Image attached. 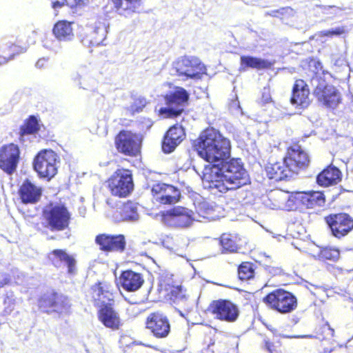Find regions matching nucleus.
I'll use <instances>...</instances> for the list:
<instances>
[{"mask_svg":"<svg viewBox=\"0 0 353 353\" xmlns=\"http://www.w3.org/2000/svg\"><path fill=\"white\" fill-rule=\"evenodd\" d=\"M265 205L272 210H279L283 208V205L280 202L272 203L271 199H269L265 202Z\"/></svg>","mask_w":353,"mask_h":353,"instance_id":"obj_49","label":"nucleus"},{"mask_svg":"<svg viewBox=\"0 0 353 353\" xmlns=\"http://www.w3.org/2000/svg\"><path fill=\"white\" fill-rule=\"evenodd\" d=\"M163 99L167 106L180 108L189 100V94L183 88L176 87L173 92L166 94Z\"/></svg>","mask_w":353,"mask_h":353,"instance_id":"obj_27","label":"nucleus"},{"mask_svg":"<svg viewBox=\"0 0 353 353\" xmlns=\"http://www.w3.org/2000/svg\"><path fill=\"white\" fill-rule=\"evenodd\" d=\"M88 296L93 305L99 308L106 303L115 302L113 285L105 281H98L91 285Z\"/></svg>","mask_w":353,"mask_h":353,"instance_id":"obj_11","label":"nucleus"},{"mask_svg":"<svg viewBox=\"0 0 353 353\" xmlns=\"http://www.w3.org/2000/svg\"><path fill=\"white\" fill-rule=\"evenodd\" d=\"M162 287L166 292L168 299L174 303H179L188 299L186 289L181 285H174L165 282L162 284Z\"/></svg>","mask_w":353,"mask_h":353,"instance_id":"obj_29","label":"nucleus"},{"mask_svg":"<svg viewBox=\"0 0 353 353\" xmlns=\"http://www.w3.org/2000/svg\"><path fill=\"white\" fill-rule=\"evenodd\" d=\"M142 136L130 130H121L114 137L117 151L126 157H137L141 155Z\"/></svg>","mask_w":353,"mask_h":353,"instance_id":"obj_5","label":"nucleus"},{"mask_svg":"<svg viewBox=\"0 0 353 353\" xmlns=\"http://www.w3.org/2000/svg\"><path fill=\"white\" fill-rule=\"evenodd\" d=\"M230 141L227 138L222 137V152H223V154L227 153L226 156L223 157L224 160L228 159L230 157Z\"/></svg>","mask_w":353,"mask_h":353,"instance_id":"obj_46","label":"nucleus"},{"mask_svg":"<svg viewBox=\"0 0 353 353\" xmlns=\"http://www.w3.org/2000/svg\"><path fill=\"white\" fill-rule=\"evenodd\" d=\"M43 225L50 232H61L70 227L72 214L65 204L50 202L42 210Z\"/></svg>","mask_w":353,"mask_h":353,"instance_id":"obj_2","label":"nucleus"},{"mask_svg":"<svg viewBox=\"0 0 353 353\" xmlns=\"http://www.w3.org/2000/svg\"><path fill=\"white\" fill-rule=\"evenodd\" d=\"M65 5L74 11L85 7L88 0H64Z\"/></svg>","mask_w":353,"mask_h":353,"instance_id":"obj_44","label":"nucleus"},{"mask_svg":"<svg viewBox=\"0 0 353 353\" xmlns=\"http://www.w3.org/2000/svg\"><path fill=\"white\" fill-rule=\"evenodd\" d=\"M238 274L241 280H249L254 277L253 264L248 262L241 263L238 268Z\"/></svg>","mask_w":353,"mask_h":353,"instance_id":"obj_40","label":"nucleus"},{"mask_svg":"<svg viewBox=\"0 0 353 353\" xmlns=\"http://www.w3.org/2000/svg\"><path fill=\"white\" fill-rule=\"evenodd\" d=\"M345 32V29L344 27H336L334 28H332L330 30L321 31L319 33L320 36L322 37H333V36H339L344 34Z\"/></svg>","mask_w":353,"mask_h":353,"instance_id":"obj_45","label":"nucleus"},{"mask_svg":"<svg viewBox=\"0 0 353 353\" xmlns=\"http://www.w3.org/2000/svg\"><path fill=\"white\" fill-rule=\"evenodd\" d=\"M272 101L271 94L269 88H264L262 92L260 103L265 105Z\"/></svg>","mask_w":353,"mask_h":353,"instance_id":"obj_47","label":"nucleus"},{"mask_svg":"<svg viewBox=\"0 0 353 353\" xmlns=\"http://www.w3.org/2000/svg\"><path fill=\"white\" fill-rule=\"evenodd\" d=\"M273 344L268 341H265V347L270 352L272 353Z\"/></svg>","mask_w":353,"mask_h":353,"instance_id":"obj_53","label":"nucleus"},{"mask_svg":"<svg viewBox=\"0 0 353 353\" xmlns=\"http://www.w3.org/2000/svg\"><path fill=\"white\" fill-rule=\"evenodd\" d=\"M11 281L10 275L7 273H0V288L8 285Z\"/></svg>","mask_w":353,"mask_h":353,"instance_id":"obj_48","label":"nucleus"},{"mask_svg":"<svg viewBox=\"0 0 353 353\" xmlns=\"http://www.w3.org/2000/svg\"><path fill=\"white\" fill-rule=\"evenodd\" d=\"M221 134L212 128L203 130L192 141V147L199 156L210 163L204 168L203 179L209 188H219L221 185V148L219 147Z\"/></svg>","mask_w":353,"mask_h":353,"instance_id":"obj_1","label":"nucleus"},{"mask_svg":"<svg viewBox=\"0 0 353 353\" xmlns=\"http://www.w3.org/2000/svg\"><path fill=\"white\" fill-rule=\"evenodd\" d=\"M50 255L53 256L50 259L52 265L59 266V262H63L67 266L68 273L74 274L76 272V260L73 256L68 254L64 250L55 249L50 252Z\"/></svg>","mask_w":353,"mask_h":353,"instance_id":"obj_26","label":"nucleus"},{"mask_svg":"<svg viewBox=\"0 0 353 353\" xmlns=\"http://www.w3.org/2000/svg\"><path fill=\"white\" fill-rule=\"evenodd\" d=\"M263 302L272 310L281 314L294 311L297 306L296 298L284 290H276L263 298Z\"/></svg>","mask_w":353,"mask_h":353,"instance_id":"obj_8","label":"nucleus"},{"mask_svg":"<svg viewBox=\"0 0 353 353\" xmlns=\"http://www.w3.org/2000/svg\"><path fill=\"white\" fill-rule=\"evenodd\" d=\"M341 179V171L336 167L329 166L317 176L316 182L321 186L327 187L336 185Z\"/></svg>","mask_w":353,"mask_h":353,"instance_id":"obj_28","label":"nucleus"},{"mask_svg":"<svg viewBox=\"0 0 353 353\" xmlns=\"http://www.w3.org/2000/svg\"><path fill=\"white\" fill-rule=\"evenodd\" d=\"M161 220L170 227L187 228L194 221L193 212L186 208L174 206L161 213Z\"/></svg>","mask_w":353,"mask_h":353,"instance_id":"obj_10","label":"nucleus"},{"mask_svg":"<svg viewBox=\"0 0 353 353\" xmlns=\"http://www.w3.org/2000/svg\"><path fill=\"white\" fill-rule=\"evenodd\" d=\"M238 344H239V340L236 337H232V342H231V347H230V350L233 352V353H235L236 352V350L238 347Z\"/></svg>","mask_w":353,"mask_h":353,"instance_id":"obj_51","label":"nucleus"},{"mask_svg":"<svg viewBox=\"0 0 353 353\" xmlns=\"http://www.w3.org/2000/svg\"><path fill=\"white\" fill-rule=\"evenodd\" d=\"M295 198L307 208L323 206L325 203L324 195L319 191L297 192Z\"/></svg>","mask_w":353,"mask_h":353,"instance_id":"obj_25","label":"nucleus"},{"mask_svg":"<svg viewBox=\"0 0 353 353\" xmlns=\"http://www.w3.org/2000/svg\"><path fill=\"white\" fill-rule=\"evenodd\" d=\"M272 270H273V272H271L273 274H277L280 271L279 269H278V268H272Z\"/></svg>","mask_w":353,"mask_h":353,"instance_id":"obj_55","label":"nucleus"},{"mask_svg":"<svg viewBox=\"0 0 353 353\" xmlns=\"http://www.w3.org/2000/svg\"><path fill=\"white\" fill-rule=\"evenodd\" d=\"M42 188L32 183L28 179H25L18 190L21 201L24 204H34L39 201Z\"/></svg>","mask_w":353,"mask_h":353,"instance_id":"obj_20","label":"nucleus"},{"mask_svg":"<svg viewBox=\"0 0 353 353\" xmlns=\"http://www.w3.org/2000/svg\"><path fill=\"white\" fill-rule=\"evenodd\" d=\"M151 192L155 201L163 205L174 204L181 199L179 190L166 183H158L153 185Z\"/></svg>","mask_w":353,"mask_h":353,"instance_id":"obj_14","label":"nucleus"},{"mask_svg":"<svg viewBox=\"0 0 353 353\" xmlns=\"http://www.w3.org/2000/svg\"><path fill=\"white\" fill-rule=\"evenodd\" d=\"M183 111V108H175L174 107L161 108L159 110V114L166 118L176 117Z\"/></svg>","mask_w":353,"mask_h":353,"instance_id":"obj_42","label":"nucleus"},{"mask_svg":"<svg viewBox=\"0 0 353 353\" xmlns=\"http://www.w3.org/2000/svg\"><path fill=\"white\" fill-rule=\"evenodd\" d=\"M236 239L237 238L232 234H222V252L223 250L230 252H237Z\"/></svg>","mask_w":353,"mask_h":353,"instance_id":"obj_38","label":"nucleus"},{"mask_svg":"<svg viewBox=\"0 0 353 353\" xmlns=\"http://www.w3.org/2000/svg\"><path fill=\"white\" fill-rule=\"evenodd\" d=\"M234 103H235V105H237V108H239H239H240V105H239V102H234Z\"/></svg>","mask_w":353,"mask_h":353,"instance_id":"obj_56","label":"nucleus"},{"mask_svg":"<svg viewBox=\"0 0 353 353\" xmlns=\"http://www.w3.org/2000/svg\"><path fill=\"white\" fill-rule=\"evenodd\" d=\"M72 22L58 21L53 26L52 33L59 41H69L73 36Z\"/></svg>","mask_w":353,"mask_h":353,"instance_id":"obj_30","label":"nucleus"},{"mask_svg":"<svg viewBox=\"0 0 353 353\" xmlns=\"http://www.w3.org/2000/svg\"><path fill=\"white\" fill-rule=\"evenodd\" d=\"M147 103V100L144 97H134L132 103L127 108V111L131 116H134L141 112Z\"/></svg>","mask_w":353,"mask_h":353,"instance_id":"obj_37","label":"nucleus"},{"mask_svg":"<svg viewBox=\"0 0 353 353\" xmlns=\"http://www.w3.org/2000/svg\"><path fill=\"white\" fill-rule=\"evenodd\" d=\"M185 138V129L181 125L174 124L172 125L163 137L161 141L163 152L166 154L172 152Z\"/></svg>","mask_w":353,"mask_h":353,"instance_id":"obj_18","label":"nucleus"},{"mask_svg":"<svg viewBox=\"0 0 353 353\" xmlns=\"http://www.w3.org/2000/svg\"><path fill=\"white\" fill-rule=\"evenodd\" d=\"M119 218L121 221H136L139 218L137 207L132 201L123 203L117 210Z\"/></svg>","mask_w":353,"mask_h":353,"instance_id":"obj_32","label":"nucleus"},{"mask_svg":"<svg viewBox=\"0 0 353 353\" xmlns=\"http://www.w3.org/2000/svg\"><path fill=\"white\" fill-rule=\"evenodd\" d=\"M59 162V157L54 151L43 149L34 157L32 166L39 178L49 181L57 174Z\"/></svg>","mask_w":353,"mask_h":353,"instance_id":"obj_4","label":"nucleus"},{"mask_svg":"<svg viewBox=\"0 0 353 353\" xmlns=\"http://www.w3.org/2000/svg\"><path fill=\"white\" fill-rule=\"evenodd\" d=\"M317 257L320 260L336 261L340 257V252L338 249L325 248L319 250Z\"/></svg>","mask_w":353,"mask_h":353,"instance_id":"obj_39","label":"nucleus"},{"mask_svg":"<svg viewBox=\"0 0 353 353\" xmlns=\"http://www.w3.org/2000/svg\"><path fill=\"white\" fill-rule=\"evenodd\" d=\"M176 72L179 76H185L190 79H200L203 73V67L196 61L183 58L176 63Z\"/></svg>","mask_w":353,"mask_h":353,"instance_id":"obj_22","label":"nucleus"},{"mask_svg":"<svg viewBox=\"0 0 353 353\" xmlns=\"http://www.w3.org/2000/svg\"><path fill=\"white\" fill-rule=\"evenodd\" d=\"M239 314L238 307L230 301L222 300V320L235 321Z\"/></svg>","mask_w":353,"mask_h":353,"instance_id":"obj_36","label":"nucleus"},{"mask_svg":"<svg viewBox=\"0 0 353 353\" xmlns=\"http://www.w3.org/2000/svg\"><path fill=\"white\" fill-rule=\"evenodd\" d=\"M119 281L122 288L128 292H133L139 290L144 283L142 274L132 270L121 272Z\"/></svg>","mask_w":353,"mask_h":353,"instance_id":"obj_21","label":"nucleus"},{"mask_svg":"<svg viewBox=\"0 0 353 353\" xmlns=\"http://www.w3.org/2000/svg\"><path fill=\"white\" fill-rule=\"evenodd\" d=\"M106 187L114 196L119 198L128 196L134 188L131 171L125 168L117 169L107 179Z\"/></svg>","mask_w":353,"mask_h":353,"instance_id":"obj_6","label":"nucleus"},{"mask_svg":"<svg viewBox=\"0 0 353 353\" xmlns=\"http://www.w3.org/2000/svg\"><path fill=\"white\" fill-rule=\"evenodd\" d=\"M309 94L310 91L305 82L301 79L296 80L293 86L291 103L301 108H305L310 103Z\"/></svg>","mask_w":353,"mask_h":353,"instance_id":"obj_23","label":"nucleus"},{"mask_svg":"<svg viewBox=\"0 0 353 353\" xmlns=\"http://www.w3.org/2000/svg\"><path fill=\"white\" fill-rule=\"evenodd\" d=\"M222 152V191L236 190L248 181V173L239 159L224 160Z\"/></svg>","mask_w":353,"mask_h":353,"instance_id":"obj_3","label":"nucleus"},{"mask_svg":"<svg viewBox=\"0 0 353 353\" xmlns=\"http://www.w3.org/2000/svg\"><path fill=\"white\" fill-rule=\"evenodd\" d=\"M288 154L285 159L292 173H298L299 170L305 168L309 164L308 154L299 145L289 149Z\"/></svg>","mask_w":353,"mask_h":353,"instance_id":"obj_19","label":"nucleus"},{"mask_svg":"<svg viewBox=\"0 0 353 353\" xmlns=\"http://www.w3.org/2000/svg\"><path fill=\"white\" fill-rule=\"evenodd\" d=\"M333 236L341 239L353 229V219L347 214H332L325 219Z\"/></svg>","mask_w":353,"mask_h":353,"instance_id":"obj_15","label":"nucleus"},{"mask_svg":"<svg viewBox=\"0 0 353 353\" xmlns=\"http://www.w3.org/2000/svg\"><path fill=\"white\" fill-rule=\"evenodd\" d=\"M201 216L203 217V218H206V219H210L212 216H210V212H206V214H201Z\"/></svg>","mask_w":353,"mask_h":353,"instance_id":"obj_54","label":"nucleus"},{"mask_svg":"<svg viewBox=\"0 0 353 353\" xmlns=\"http://www.w3.org/2000/svg\"><path fill=\"white\" fill-rule=\"evenodd\" d=\"M105 36L101 28L96 24L88 26L85 30V38L92 45H99Z\"/></svg>","mask_w":353,"mask_h":353,"instance_id":"obj_34","label":"nucleus"},{"mask_svg":"<svg viewBox=\"0 0 353 353\" xmlns=\"http://www.w3.org/2000/svg\"><path fill=\"white\" fill-rule=\"evenodd\" d=\"M206 312L214 315L217 319H221V300H214L210 303Z\"/></svg>","mask_w":353,"mask_h":353,"instance_id":"obj_43","label":"nucleus"},{"mask_svg":"<svg viewBox=\"0 0 353 353\" xmlns=\"http://www.w3.org/2000/svg\"><path fill=\"white\" fill-rule=\"evenodd\" d=\"M12 59H13L12 56H10L4 49L3 51V54H0V65L6 63L8 61Z\"/></svg>","mask_w":353,"mask_h":353,"instance_id":"obj_50","label":"nucleus"},{"mask_svg":"<svg viewBox=\"0 0 353 353\" xmlns=\"http://www.w3.org/2000/svg\"><path fill=\"white\" fill-rule=\"evenodd\" d=\"M20 149L14 143L3 145L0 148V169L8 174H12L20 161Z\"/></svg>","mask_w":353,"mask_h":353,"instance_id":"obj_13","label":"nucleus"},{"mask_svg":"<svg viewBox=\"0 0 353 353\" xmlns=\"http://www.w3.org/2000/svg\"><path fill=\"white\" fill-rule=\"evenodd\" d=\"M266 172L268 177L275 181H282L290 177L292 173L288 165H287L285 159L282 161L270 163L266 166Z\"/></svg>","mask_w":353,"mask_h":353,"instance_id":"obj_24","label":"nucleus"},{"mask_svg":"<svg viewBox=\"0 0 353 353\" xmlns=\"http://www.w3.org/2000/svg\"><path fill=\"white\" fill-rule=\"evenodd\" d=\"M28 47V44L26 43H10L9 46H8L5 50L8 52V54L12 56L14 59L16 56L23 53L26 51Z\"/></svg>","mask_w":353,"mask_h":353,"instance_id":"obj_41","label":"nucleus"},{"mask_svg":"<svg viewBox=\"0 0 353 353\" xmlns=\"http://www.w3.org/2000/svg\"><path fill=\"white\" fill-rule=\"evenodd\" d=\"M241 65L243 69L252 68L261 70L270 68L272 64L268 60L250 56H242L241 57Z\"/></svg>","mask_w":353,"mask_h":353,"instance_id":"obj_35","label":"nucleus"},{"mask_svg":"<svg viewBox=\"0 0 353 353\" xmlns=\"http://www.w3.org/2000/svg\"><path fill=\"white\" fill-rule=\"evenodd\" d=\"M145 327L155 339H158L168 337L171 331L168 317L160 311L151 312L147 316Z\"/></svg>","mask_w":353,"mask_h":353,"instance_id":"obj_9","label":"nucleus"},{"mask_svg":"<svg viewBox=\"0 0 353 353\" xmlns=\"http://www.w3.org/2000/svg\"><path fill=\"white\" fill-rule=\"evenodd\" d=\"M109 1L120 14H129L136 12L142 0H109Z\"/></svg>","mask_w":353,"mask_h":353,"instance_id":"obj_31","label":"nucleus"},{"mask_svg":"<svg viewBox=\"0 0 353 353\" xmlns=\"http://www.w3.org/2000/svg\"><path fill=\"white\" fill-rule=\"evenodd\" d=\"M95 243L100 251L105 253H122L126 248V240L123 234H99L95 236Z\"/></svg>","mask_w":353,"mask_h":353,"instance_id":"obj_12","label":"nucleus"},{"mask_svg":"<svg viewBox=\"0 0 353 353\" xmlns=\"http://www.w3.org/2000/svg\"><path fill=\"white\" fill-rule=\"evenodd\" d=\"M38 305L46 313L60 312L68 307V298L56 292H48L39 299Z\"/></svg>","mask_w":353,"mask_h":353,"instance_id":"obj_17","label":"nucleus"},{"mask_svg":"<svg viewBox=\"0 0 353 353\" xmlns=\"http://www.w3.org/2000/svg\"><path fill=\"white\" fill-rule=\"evenodd\" d=\"M314 88V95L324 105L334 108L340 102V94L332 85H328L319 74H315L310 80Z\"/></svg>","mask_w":353,"mask_h":353,"instance_id":"obj_7","label":"nucleus"},{"mask_svg":"<svg viewBox=\"0 0 353 353\" xmlns=\"http://www.w3.org/2000/svg\"><path fill=\"white\" fill-rule=\"evenodd\" d=\"M114 302L106 303L97 311L98 320L107 328L118 330L123 325L119 313L114 307Z\"/></svg>","mask_w":353,"mask_h":353,"instance_id":"obj_16","label":"nucleus"},{"mask_svg":"<svg viewBox=\"0 0 353 353\" xmlns=\"http://www.w3.org/2000/svg\"><path fill=\"white\" fill-rule=\"evenodd\" d=\"M40 130L38 119L34 115L29 116L19 128V137L23 139V137L29 134H34Z\"/></svg>","mask_w":353,"mask_h":353,"instance_id":"obj_33","label":"nucleus"},{"mask_svg":"<svg viewBox=\"0 0 353 353\" xmlns=\"http://www.w3.org/2000/svg\"><path fill=\"white\" fill-rule=\"evenodd\" d=\"M64 6H65L64 0H63L62 1H59L57 0L52 3V7L54 9H59V8H62Z\"/></svg>","mask_w":353,"mask_h":353,"instance_id":"obj_52","label":"nucleus"}]
</instances>
